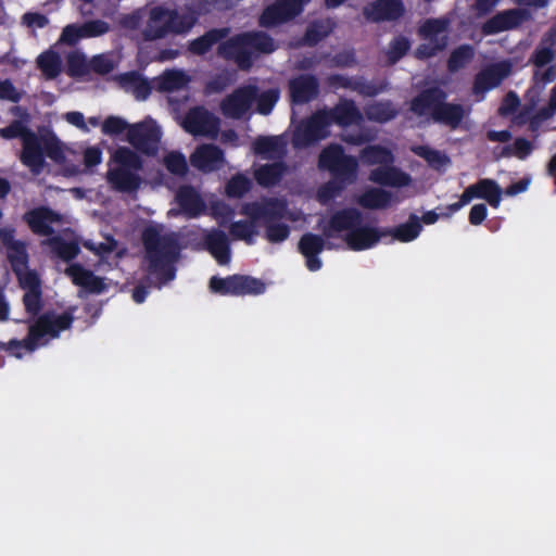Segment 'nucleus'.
Instances as JSON below:
<instances>
[{
  "label": "nucleus",
  "mask_w": 556,
  "mask_h": 556,
  "mask_svg": "<svg viewBox=\"0 0 556 556\" xmlns=\"http://www.w3.org/2000/svg\"><path fill=\"white\" fill-rule=\"evenodd\" d=\"M162 225H149L141 232L146 271L162 283L176 277L175 263L180 257V243L176 232L162 233Z\"/></svg>",
  "instance_id": "obj_1"
},
{
  "label": "nucleus",
  "mask_w": 556,
  "mask_h": 556,
  "mask_svg": "<svg viewBox=\"0 0 556 556\" xmlns=\"http://www.w3.org/2000/svg\"><path fill=\"white\" fill-rule=\"evenodd\" d=\"M0 136L7 140L15 138L22 140L20 160L35 175L43 170L46 156L55 163H63L65 160L62 143L55 135L38 136L21 121L15 119L1 128Z\"/></svg>",
  "instance_id": "obj_2"
},
{
  "label": "nucleus",
  "mask_w": 556,
  "mask_h": 556,
  "mask_svg": "<svg viewBox=\"0 0 556 556\" xmlns=\"http://www.w3.org/2000/svg\"><path fill=\"white\" fill-rule=\"evenodd\" d=\"M193 3L194 0H186L180 11L165 5L151 8L142 31L144 39L152 41L163 39L169 34L182 35L190 31L201 16Z\"/></svg>",
  "instance_id": "obj_3"
},
{
  "label": "nucleus",
  "mask_w": 556,
  "mask_h": 556,
  "mask_svg": "<svg viewBox=\"0 0 556 556\" xmlns=\"http://www.w3.org/2000/svg\"><path fill=\"white\" fill-rule=\"evenodd\" d=\"M446 92L440 87H429L421 90L410 102V111L424 116L429 111L435 123L444 124L456 129L465 116L462 104L446 102Z\"/></svg>",
  "instance_id": "obj_4"
},
{
  "label": "nucleus",
  "mask_w": 556,
  "mask_h": 556,
  "mask_svg": "<svg viewBox=\"0 0 556 556\" xmlns=\"http://www.w3.org/2000/svg\"><path fill=\"white\" fill-rule=\"evenodd\" d=\"M112 160L118 166L106 172V180L119 192H134L140 188L141 177L137 174L142 168L141 157L127 147H118Z\"/></svg>",
  "instance_id": "obj_5"
},
{
  "label": "nucleus",
  "mask_w": 556,
  "mask_h": 556,
  "mask_svg": "<svg viewBox=\"0 0 556 556\" xmlns=\"http://www.w3.org/2000/svg\"><path fill=\"white\" fill-rule=\"evenodd\" d=\"M318 166L328 170L333 180L343 186L353 184L357 178V159L345 154L343 147L338 143H331L321 150L318 156Z\"/></svg>",
  "instance_id": "obj_6"
},
{
  "label": "nucleus",
  "mask_w": 556,
  "mask_h": 556,
  "mask_svg": "<svg viewBox=\"0 0 556 556\" xmlns=\"http://www.w3.org/2000/svg\"><path fill=\"white\" fill-rule=\"evenodd\" d=\"M74 309L70 308L62 314L48 311L38 316L35 323L29 326L26 338L23 339L25 350L34 351L43 337L58 338L62 331L70 329L74 321Z\"/></svg>",
  "instance_id": "obj_7"
},
{
  "label": "nucleus",
  "mask_w": 556,
  "mask_h": 556,
  "mask_svg": "<svg viewBox=\"0 0 556 556\" xmlns=\"http://www.w3.org/2000/svg\"><path fill=\"white\" fill-rule=\"evenodd\" d=\"M329 134V121L326 119V114L318 110L296 126L292 144L295 149L308 148L326 139Z\"/></svg>",
  "instance_id": "obj_8"
},
{
  "label": "nucleus",
  "mask_w": 556,
  "mask_h": 556,
  "mask_svg": "<svg viewBox=\"0 0 556 556\" xmlns=\"http://www.w3.org/2000/svg\"><path fill=\"white\" fill-rule=\"evenodd\" d=\"M311 0H275L262 11L258 24L273 28L286 24L301 15Z\"/></svg>",
  "instance_id": "obj_9"
},
{
  "label": "nucleus",
  "mask_w": 556,
  "mask_h": 556,
  "mask_svg": "<svg viewBox=\"0 0 556 556\" xmlns=\"http://www.w3.org/2000/svg\"><path fill=\"white\" fill-rule=\"evenodd\" d=\"M162 131L154 122H141L130 125L127 131L128 142L140 153L154 156L159 151Z\"/></svg>",
  "instance_id": "obj_10"
},
{
  "label": "nucleus",
  "mask_w": 556,
  "mask_h": 556,
  "mask_svg": "<svg viewBox=\"0 0 556 556\" xmlns=\"http://www.w3.org/2000/svg\"><path fill=\"white\" fill-rule=\"evenodd\" d=\"M257 98L255 85H244L236 88L220 102L222 114L227 118L241 119L251 109Z\"/></svg>",
  "instance_id": "obj_11"
},
{
  "label": "nucleus",
  "mask_w": 556,
  "mask_h": 556,
  "mask_svg": "<svg viewBox=\"0 0 556 556\" xmlns=\"http://www.w3.org/2000/svg\"><path fill=\"white\" fill-rule=\"evenodd\" d=\"M182 127L193 136H216L219 119L204 106L197 105L186 113Z\"/></svg>",
  "instance_id": "obj_12"
},
{
  "label": "nucleus",
  "mask_w": 556,
  "mask_h": 556,
  "mask_svg": "<svg viewBox=\"0 0 556 556\" xmlns=\"http://www.w3.org/2000/svg\"><path fill=\"white\" fill-rule=\"evenodd\" d=\"M244 33L238 34L219 43L217 53L228 61H233L242 71H249L253 65V56L247 43Z\"/></svg>",
  "instance_id": "obj_13"
},
{
  "label": "nucleus",
  "mask_w": 556,
  "mask_h": 556,
  "mask_svg": "<svg viewBox=\"0 0 556 556\" xmlns=\"http://www.w3.org/2000/svg\"><path fill=\"white\" fill-rule=\"evenodd\" d=\"M240 213L248 216L255 225L257 222H270L273 219H282L287 213L285 202L270 198L263 202H249L242 205Z\"/></svg>",
  "instance_id": "obj_14"
},
{
  "label": "nucleus",
  "mask_w": 556,
  "mask_h": 556,
  "mask_svg": "<svg viewBox=\"0 0 556 556\" xmlns=\"http://www.w3.org/2000/svg\"><path fill=\"white\" fill-rule=\"evenodd\" d=\"M511 64L508 61H502L482 68L473 79L472 91L475 94H484L485 92L498 87L502 81L511 73Z\"/></svg>",
  "instance_id": "obj_15"
},
{
  "label": "nucleus",
  "mask_w": 556,
  "mask_h": 556,
  "mask_svg": "<svg viewBox=\"0 0 556 556\" xmlns=\"http://www.w3.org/2000/svg\"><path fill=\"white\" fill-rule=\"evenodd\" d=\"M327 83L332 88H343L356 91L364 97H376L387 89V83H372L366 80L363 76L348 77L341 74H331Z\"/></svg>",
  "instance_id": "obj_16"
},
{
  "label": "nucleus",
  "mask_w": 556,
  "mask_h": 556,
  "mask_svg": "<svg viewBox=\"0 0 556 556\" xmlns=\"http://www.w3.org/2000/svg\"><path fill=\"white\" fill-rule=\"evenodd\" d=\"M290 99L293 104H306L315 100L320 90L318 78L313 74H300L288 83Z\"/></svg>",
  "instance_id": "obj_17"
},
{
  "label": "nucleus",
  "mask_w": 556,
  "mask_h": 556,
  "mask_svg": "<svg viewBox=\"0 0 556 556\" xmlns=\"http://www.w3.org/2000/svg\"><path fill=\"white\" fill-rule=\"evenodd\" d=\"M33 233L37 236L52 237L54 229L52 225L61 220V215L48 206H38L27 211L23 215Z\"/></svg>",
  "instance_id": "obj_18"
},
{
  "label": "nucleus",
  "mask_w": 556,
  "mask_h": 556,
  "mask_svg": "<svg viewBox=\"0 0 556 556\" xmlns=\"http://www.w3.org/2000/svg\"><path fill=\"white\" fill-rule=\"evenodd\" d=\"M191 165L203 173L219 170L225 165V153L216 144L204 143L190 155Z\"/></svg>",
  "instance_id": "obj_19"
},
{
  "label": "nucleus",
  "mask_w": 556,
  "mask_h": 556,
  "mask_svg": "<svg viewBox=\"0 0 556 556\" xmlns=\"http://www.w3.org/2000/svg\"><path fill=\"white\" fill-rule=\"evenodd\" d=\"M329 121V126L336 124L342 128L351 125H361L364 116L356 103L351 99H340L339 102L329 110H321Z\"/></svg>",
  "instance_id": "obj_20"
},
{
  "label": "nucleus",
  "mask_w": 556,
  "mask_h": 556,
  "mask_svg": "<svg viewBox=\"0 0 556 556\" xmlns=\"http://www.w3.org/2000/svg\"><path fill=\"white\" fill-rule=\"evenodd\" d=\"M363 13L374 23L396 21L404 15L405 7L403 0H375L364 8Z\"/></svg>",
  "instance_id": "obj_21"
},
{
  "label": "nucleus",
  "mask_w": 556,
  "mask_h": 556,
  "mask_svg": "<svg viewBox=\"0 0 556 556\" xmlns=\"http://www.w3.org/2000/svg\"><path fill=\"white\" fill-rule=\"evenodd\" d=\"M65 275L75 286L84 288L89 293L101 294L108 289L104 278L94 275L92 270L85 268L79 263L67 266Z\"/></svg>",
  "instance_id": "obj_22"
},
{
  "label": "nucleus",
  "mask_w": 556,
  "mask_h": 556,
  "mask_svg": "<svg viewBox=\"0 0 556 556\" xmlns=\"http://www.w3.org/2000/svg\"><path fill=\"white\" fill-rule=\"evenodd\" d=\"M363 214L355 207H345L334 212L326 227L323 229V235L327 238L333 237L334 232L346 231L351 232L356 226L362 224Z\"/></svg>",
  "instance_id": "obj_23"
},
{
  "label": "nucleus",
  "mask_w": 556,
  "mask_h": 556,
  "mask_svg": "<svg viewBox=\"0 0 556 556\" xmlns=\"http://www.w3.org/2000/svg\"><path fill=\"white\" fill-rule=\"evenodd\" d=\"M382 237H386L384 228L359 224L345 235L344 240L352 251H364L374 248Z\"/></svg>",
  "instance_id": "obj_24"
},
{
  "label": "nucleus",
  "mask_w": 556,
  "mask_h": 556,
  "mask_svg": "<svg viewBox=\"0 0 556 556\" xmlns=\"http://www.w3.org/2000/svg\"><path fill=\"white\" fill-rule=\"evenodd\" d=\"M525 17V12L520 9H509L498 12L483 23L481 27L482 34L489 36L517 28L523 22Z\"/></svg>",
  "instance_id": "obj_25"
},
{
  "label": "nucleus",
  "mask_w": 556,
  "mask_h": 556,
  "mask_svg": "<svg viewBox=\"0 0 556 556\" xmlns=\"http://www.w3.org/2000/svg\"><path fill=\"white\" fill-rule=\"evenodd\" d=\"M204 249L219 265H227L231 258L230 243L227 235L217 228H212L203 236Z\"/></svg>",
  "instance_id": "obj_26"
},
{
  "label": "nucleus",
  "mask_w": 556,
  "mask_h": 556,
  "mask_svg": "<svg viewBox=\"0 0 556 556\" xmlns=\"http://www.w3.org/2000/svg\"><path fill=\"white\" fill-rule=\"evenodd\" d=\"M252 150L265 160H282L287 154V141L281 136H258L252 143Z\"/></svg>",
  "instance_id": "obj_27"
},
{
  "label": "nucleus",
  "mask_w": 556,
  "mask_h": 556,
  "mask_svg": "<svg viewBox=\"0 0 556 556\" xmlns=\"http://www.w3.org/2000/svg\"><path fill=\"white\" fill-rule=\"evenodd\" d=\"M369 180L380 186L402 188L410 185L412 177L401 168L390 164L374 168L369 174Z\"/></svg>",
  "instance_id": "obj_28"
},
{
  "label": "nucleus",
  "mask_w": 556,
  "mask_h": 556,
  "mask_svg": "<svg viewBox=\"0 0 556 556\" xmlns=\"http://www.w3.org/2000/svg\"><path fill=\"white\" fill-rule=\"evenodd\" d=\"M466 191L469 192L470 201L473 199H482L493 208H497L502 201L503 190L500 185L491 178H481L477 182L468 186Z\"/></svg>",
  "instance_id": "obj_29"
},
{
  "label": "nucleus",
  "mask_w": 556,
  "mask_h": 556,
  "mask_svg": "<svg viewBox=\"0 0 556 556\" xmlns=\"http://www.w3.org/2000/svg\"><path fill=\"white\" fill-rule=\"evenodd\" d=\"M287 173L288 165L282 160H278L260 165L254 170V179L258 186L269 188L277 186Z\"/></svg>",
  "instance_id": "obj_30"
},
{
  "label": "nucleus",
  "mask_w": 556,
  "mask_h": 556,
  "mask_svg": "<svg viewBox=\"0 0 556 556\" xmlns=\"http://www.w3.org/2000/svg\"><path fill=\"white\" fill-rule=\"evenodd\" d=\"M190 77L181 70H166L154 79V88L160 92H173L184 89Z\"/></svg>",
  "instance_id": "obj_31"
},
{
  "label": "nucleus",
  "mask_w": 556,
  "mask_h": 556,
  "mask_svg": "<svg viewBox=\"0 0 556 556\" xmlns=\"http://www.w3.org/2000/svg\"><path fill=\"white\" fill-rule=\"evenodd\" d=\"M180 208L190 216H198L205 207L200 193L192 186H182L176 194Z\"/></svg>",
  "instance_id": "obj_32"
},
{
  "label": "nucleus",
  "mask_w": 556,
  "mask_h": 556,
  "mask_svg": "<svg viewBox=\"0 0 556 556\" xmlns=\"http://www.w3.org/2000/svg\"><path fill=\"white\" fill-rule=\"evenodd\" d=\"M392 193L382 188L371 187L358 198L357 204L367 210H384L391 205Z\"/></svg>",
  "instance_id": "obj_33"
},
{
  "label": "nucleus",
  "mask_w": 556,
  "mask_h": 556,
  "mask_svg": "<svg viewBox=\"0 0 556 556\" xmlns=\"http://www.w3.org/2000/svg\"><path fill=\"white\" fill-rule=\"evenodd\" d=\"M231 295H258L266 290L265 282L255 277L235 274L231 275Z\"/></svg>",
  "instance_id": "obj_34"
},
{
  "label": "nucleus",
  "mask_w": 556,
  "mask_h": 556,
  "mask_svg": "<svg viewBox=\"0 0 556 556\" xmlns=\"http://www.w3.org/2000/svg\"><path fill=\"white\" fill-rule=\"evenodd\" d=\"M421 230L420 218L416 214H410L406 223L394 228H384V235L392 236L400 242H410L420 235Z\"/></svg>",
  "instance_id": "obj_35"
},
{
  "label": "nucleus",
  "mask_w": 556,
  "mask_h": 556,
  "mask_svg": "<svg viewBox=\"0 0 556 556\" xmlns=\"http://www.w3.org/2000/svg\"><path fill=\"white\" fill-rule=\"evenodd\" d=\"M228 35V28H213L204 35L193 39L189 43V50L195 55H204L216 43L220 42Z\"/></svg>",
  "instance_id": "obj_36"
},
{
  "label": "nucleus",
  "mask_w": 556,
  "mask_h": 556,
  "mask_svg": "<svg viewBox=\"0 0 556 556\" xmlns=\"http://www.w3.org/2000/svg\"><path fill=\"white\" fill-rule=\"evenodd\" d=\"M42 244L50 247L51 252L65 262L73 261L80 253L78 242L66 241L61 236H52L46 239Z\"/></svg>",
  "instance_id": "obj_37"
},
{
  "label": "nucleus",
  "mask_w": 556,
  "mask_h": 556,
  "mask_svg": "<svg viewBox=\"0 0 556 556\" xmlns=\"http://www.w3.org/2000/svg\"><path fill=\"white\" fill-rule=\"evenodd\" d=\"M399 111L390 100L377 101L365 108V115L368 121L386 124L394 119Z\"/></svg>",
  "instance_id": "obj_38"
},
{
  "label": "nucleus",
  "mask_w": 556,
  "mask_h": 556,
  "mask_svg": "<svg viewBox=\"0 0 556 556\" xmlns=\"http://www.w3.org/2000/svg\"><path fill=\"white\" fill-rule=\"evenodd\" d=\"M37 67L41 71L46 79H55L62 71V59L60 54L48 49L40 53L36 60Z\"/></svg>",
  "instance_id": "obj_39"
},
{
  "label": "nucleus",
  "mask_w": 556,
  "mask_h": 556,
  "mask_svg": "<svg viewBox=\"0 0 556 556\" xmlns=\"http://www.w3.org/2000/svg\"><path fill=\"white\" fill-rule=\"evenodd\" d=\"M359 159L365 165H390L394 162L392 152L380 144L365 147L359 153Z\"/></svg>",
  "instance_id": "obj_40"
},
{
  "label": "nucleus",
  "mask_w": 556,
  "mask_h": 556,
  "mask_svg": "<svg viewBox=\"0 0 556 556\" xmlns=\"http://www.w3.org/2000/svg\"><path fill=\"white\" fill-rule=\"evenodd\" d=\"M244 35L252 53L269 54L277 49L274 38L265 31H245Z\"/></svg>",
  "instance_id": "obj_41"
},
{
  "label": "nucleus",
  "mask_w": 556,
  "mask_h": 556,
  "mask_svg": "<svg viewBox=\"0 0 556 556\" xmlns=\"http://www.w3.org/2000/svg\"><path fill=\"white\" fill-rule=\"evenodd\" d=\"M475 58V49L470 45H460L455 48L447 59V70L451 73L458 72L470 63Z\"/></svg>",
  "instance_id": "obj_42"
},
{
  "label": "nucleus",
  "mask_w": 556,
  "mask_h": 556,
  "mask_svg": "<svg viewBox=\"0 0 556 556\" xmlns=\"http://www.w3.org/2000/svg\"><path fill=\"white\" fill-rule=\"evenodd\" d=\"M331 31L332 28L329 23L325 21H313L306 27L303 36V43L308 47H314L328 37Z\"/></svg>",
  "instance_id": "obj_43"
},
{
  "label": "nucleus",
  "mask_w": 556,
  "mask_h": 556,
  "mask_svg": "<svg viewBox=\"0 0 556 556\" xmlns=\"http://www.w3.org/2000/svg\"><path fill=\"white\" fill-rule=\"evenodd\" d=\"M7 257L13 273H17L18 269L28 268L29 256L25 242L20 240L17 243L7 248Z\"/></svg>",
  "instance_id": "obj_44"
},
{
  "label": "nucleus",
  "mask_w": 556,
  "mask_h": 556,
  "mask_svg": "<svg viewBox=\"0 0 556 556\" xmlns=\"http://www.w3.org/2000/svg\"><path fill=\"white\" fill-rule=\"evenodd\" d=\"M229 233L235 240H242L247 244L254 243V237L257 235L256 225L249 220L232 222L229 226Z\"/></svg>",
  "instance_id": "obj_45"
},
{
  "label": "nucleus",
  "mask_w": 556,
  "mask_h": 556,
  "mask_svg": "<svg viewBox=\"0 0 556 556\" xmlns=\"http://www.w3.org/2000/svg\"><path fill=\"white\" fill-rule=\"evenodd\" d=\"M413 152L424 159L434 169H440L450 163L446 154L428 146H417L413 148Z\"/></svg>",
  "instance_id": "obj_46"
},
{
  "label": "nucleus",
  "mask_w": 556,
  "mask_h": 556,
  "mask_svg": "<svg viewBox=\"0 0 556 556\" xmlns=\"http://www.w3.org/2000/svg\"><path fill=\"white\" fill-rule=\"evenodd\" d=\"M326 247V241L319 235L306 232L298 243V250L302 255L320 254Z\"/></svg>",
  "instance_id": "obj_47"
},
{
  "label": "nucleus",
  "mask_w": 556,
  "mask_h": 556,
  "mask_svg": "<svg viewBox=\"0 0 556 556\" xmlns=\"http://www.w3.org/2000/svg\"><path fill=\"white\" fill-rule=\"evenodd\" d=\"M263 225L265 227L264 237L270 243H281L286 241L290 236V226L288 224L281 223V219L265 222Z\"/></svg>",
  "instance_id": "obj_48"
},
{
  "label": "nucleus",
  "mask_w": 556,
  "mask_h": 556,
  "mask_svg": "<svg viewBox=\"0 0 556 556\" xmlns=\"http://www.w3.org/2000/svg\"><path fill=\"white\" fill-rule=\"evenodd\" d=\"M252 185L248 177L242 174L232 176L226 185V194L229 198H242L251 189Z\"/></svg>",
  "instance_id": "obj_49"
},
{
  "label": "nucleus",
  "mask_w": 556,
  "mask_h": 556,
  "mask_svg": "<svg viewBox=\"0 0 556 556\" xmlns=\"http://www.w3.org/2000/svg\"><path fill=\"white\" fill-rule=\"evenodd\" d=\"M123 80L134 86L138 99L146 100L152 92L151 84L137 72L124 74Z\"/></svg>",
  "instance_id": "obj_50"
},
{
  "label": "nucleus",
  "mask_w": 556,
  "mask_h": 556,
  "mask_svg": "<svg viewBox=\"0 0 556 556\" xmlns=\"http://www.w3.org/2000/svg\"><path fill=\"white\" fill-rule=\"evenodd\" d=\"M545 39L535 48L531 55V63L536 67H544L555 59V51L553 49L554 40H549L548 46H544Z\"/></svg>",
  "instance_id": "obj_51"
},
{
  "label": "nucleus",
  "mask_w": 556,
  "mask_h": 556,
  "mask_svg": "<svg viewBox=\"0 0 556 556\" xmlns=\"http://www.w3.org/2000/svg\"><path fill=\"white\" fill-rule=\"evenodd\" d=\"M447 46V36H441V38H434V41H430L429 43H421L417 47L415 51V56L419 60H427L434 55L438 52L444 50Z\"/></svg>",
  "instance_id": "obj_52"
},
{
  "label": "nucleus",
  "mask_w": 556,
  "mask_h": 556,
  "mask_svg": "<svg viewBox=\"0 0 556 556\" xmlns=\"http://www.w3.org/2000/svg\"><path fill=\"white\" fill-rule=\"evenodd\" d=\"M164 164L166 169L176 176H185L188 173V164L186 157L180 152H169L164 157Z\"/></svg>",
  "instance_id": "obj_53"
},
{
  "label": "nucleus",
  "mask_w": 556,
  "mask_h": 556,
  "mask_svg": "<svg viewBox=\"0 0 556 556\" xmlns=\"http://www.w3.org/2000/svg\"><path fill=\"white\" fill-rule=\"evenodd\" d=\"M279 100V91L277 89H268L261 93L257 92L256 109L262 115H268L277 101Z\"/></svg>",
  "instance_id": "obj_54"
},
{
  "label": "nucleus",
  "mask_w": 556,
  "mask_h": 556,
  "mask_svg": "<svg viewBox=\"0 0 556 556\" xmlns=\"http://www.w3.org/2000/svg\"><path fill=\"white\" fill-rule=\"evenodd\" d=\"M344 188L345 186H343V184L336 180L328 181L318 188L316 193L317 201L320 204L326 205L336 199Z\"/></svg>",
  "instance_id": "obj_55"
},
{
  "label": "nucleus",
  "mask_w": 556,
  "mask_h": 556,
  "mask_svg": "<svg viewBox=\"0 0 556 556\" xmlns=\"http://www.w3.org/2000/svg\"><path fill=\"white\" fill-rule=\"evenodd\" d=\"M90 72V66L84 54L72 53L67 58V74L71 77H83Z\"/></svg>",
  "instance_id": "obj_56"
},
{
  "label": "nucleus",
  "mask_w": 556,
  "mask_h": 556,
  "mask_svg": "<svg viewBox=\"0 0 556 556\" xmlns=\"http://www.w3.org/2000/svg\"><path fill=\"white\" fill-rule=\"evenodd\" d=\"M447 21L440 18H429L419 28V34L430 41H434V38H440L439 35L446 30Z\"/></svg>",
  "instance_id": "obj_57"
},
{
  "label": "nucleus",
  "mask_w": 556,
  "mask_h": 556,
  "mask_svg": "<svg viewBox=\"0 0 556 556\" xmlns=\"http://www.w3.org/2000/svg\"><path fill=\"white\" fill-rule=\"evenodd\" d=\"M18 285L25 291H35L41 290V281L38 274L35 270L29 269H18L17 273H14Z\"/></svg>",
  "instance_id": "obj_58"
},
{
  "label": "nucleus",
  "mask_w": 556,
  "mask_h": 556,
  "mask_svg": "<svg viewBox=\"0 0 556 556\" xmlns=\"http://www.w3.org/2000/svg\"><path fill=\"white\" fill-rule=\"evenodd\" d=\"M23 304L27 314L38 316L42 309V290L26 291L23 295Z\"/></svg>",
  "instance_id": "obj_59"
},
{
  "label": "nucleus",
  "mask_w": 556,
  "mask_h": 556,
  "mask_svg": "<svg viewBox=\"0 0 556 556\" xmlns=\"http://www.w3.org/2000/svg\"><path fill=\"white\" fill-rule=\"evenodd\" d=\"M410 42L404 36H399L394 38L390 43V49L388 52V58L392 63L401 60L409 50Z\"/></svg>",
  "instance_id": "obj_60"
},
{
  "label": "nucleus",
  "mask_w": 556,
  "mask_h": 556,
  "mask_svg": "<svg viewBox=\"0 0 556 556\" xmlns=\"http://www.w3.org/2000/svg\"><path fill=\"white\" fill-rule=\"evenodd\" d=\"M129 126L125 119L118 116H109L104 119L101 130L108 136H118L126 129L128 130Z\"/></svg>",
  "instance_id": "obj_61"
},
{
  "label": "nucleus",
  "mask_w": 556,
  "mask_h": 556,
  "mask_svg": "<svg viewBox=\"0 0 556 556\" xmlns=\"http://www.w3.org/2000/svg\"><path fill=\"white\" fill-rule=\"evenodd\" d=\"M84 38L98 37L109 31V24L102 20L88 21L81 24Z\"/></svg>",
  "instance_id": "obj_62"
},
{
  "label": "nucleus",
  "mask_w": 556,
  "mask_h": 556,
  "mask_svg": "<svg viewBox=\"0 0 556 556\" xmlns=\"http://www.w3.org/2000/svg\"><path fill=\"white\" fill-rule=\"evenodd\" d=\"M231 275L225 278L213 276L210 279L211 291L220 295H231Z\"/></svg>",
  "instance_id": "obj_63"
},
{
  "label": "nucleus",
  "mask_w": 556,
  "mask_h": 556,
  "mask_svg": "<svg viewBox=\"0 0 556 556\" xmlns=\"http://www.w3.org/2000/svg\"><path fill=\"white\" fill-rule=\"evenodd\" d=\"M22 99V93L10 79L0 80V100H8L17 103Z\"/></svg>",
  "instance_id": "obj_64"
}]
</instances>
